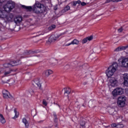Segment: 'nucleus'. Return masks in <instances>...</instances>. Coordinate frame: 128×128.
I'll list each match as a JSON object with an SVG mask.
<instances>
[{
	"label": "nucleus",
	"mask_w": 128,
	"mask_h": 128,
	"mask_svg": "<svg viewBox=\"0 0 128 128\" xmlns=\"http://www.w3.org/2000/svg\"><path fill=\"white\" fill-rule=\"evenodd\" d=\"M14 6H16L14 2L12 0L8 1L4 7V10L2 11V9H0V18H4L5 20L8 22H12L14 18V14L8 12H12L14 8Z\"/></svg>",
	"instance_id": "f257e3e1"
},
{
	"label": "nucleus",
	"mask_w": 128,
	"mask_h": 128,
	"mask_svg": "<svg viewBox=\"0 0 128 128\" xmlns=\"http://www.w3.org/2000/svg\"><path fill=\"white\" fill-rule=\"evenodd\" d=\"M34 12L35 14H44L46 12V6L40 2H36L34 6Z\"/></svg>",
	"instance_id": "f03ea898"
},
{
	"label": "nucleus",
	"mask_w": 128,
	"mask_h": 128,
	"mask_svg": "<svg viewBox=\"0 0 128 128\" xmlns=\"http://www.w3.org/2000/svg\"><path fill=\"white\" fill-rule=\"evenodd\" d=\"M124 94V89L122 88H116L112 92L113 96H118Z\"/></svg>",
	"instance_id": "7ed1b4c3"
},
{
	"label": "nucleus",
	"mask_w": 128,
	"mask_h": 128,
	"mask_svg": "<svg viewBox=\"0 0 128 128\" xmlns=\"http://www.w3.org/2000/svg\"><path fill=\"white\" fill-rule=\"evenodd\" d=\"M117 104L120 108H122L126 104V97L120 96L118 98Z\"/></svg>",
	"instance_id": "20e7f679"
},
{
	"label": "nucleus",
	"mask_w": 128,
	"mask_h": 128,
	"mask_svg": "<svg viewBox=\"0 0 128 128\" xmlns=\"http://www.w3.org/2000/svg\"><path fill=\"white\" fill-rule=\"evenodd\" d=\"M2 94L4 98H10L12 100H14V97H12V96L10 94V92H8V90H3Z\"/></svg>",
	"instance_id": "39448f33"
},
{
	"label": "nucleus",
	"mask_w": 128,
	"mask_h": 128,
	"mask_svg": "<svg viewBox=\"0 0 128 128\" xmlns=\"http://www.w3.org/2000/svg\"><path fill=\"white\" fill-rule=\"evenodd\" d=\"M116 72V70L112 69V66H109L108 68L106 70V74L108 78H110V76H114V72Z\"/></svg>",
	"instance_id": "423d86ee"
},
{
	"label": "nucleus",
	"mask_w": 128,
	"mask_h": 128,
	"mask_svg": "<svg viewBox=\"0 0 128 128\" xmlns=\"http://www.w3.org/2000/svg\"><path fill=\"white\" fill-rule=\"evenodd\" d=\"M58 38H60V36H58L56 34L52 35L48 39V42L50 43L54 42H56V40H57Z\"/></svg>",
	"instance_id": "0eeeda50"
},
{
	"label": "nucleus",
	"mask_w": 128,
	"mask_h": 128,
	"mask_svg": "<svg viewBox=\"0 0 128 128\" xmlns=\"http://www.w3.org/2000/svg\"><path fill=\"white\" fill-rule=\"evenodd\" d=\"M32 84L36 88H40L42 86V84L40 82V79L36 78L33 81H32Z\"/></svg>",
	"instance_id": "6e6552de"
},
{
	"label": "nucleus",
	"mask_w": 128,
	"mask_h": 128,
	"mask_svg": "<svg viewBox=\"0 0 128 128\" xmlns=\"http://www.w3.org/2000/svg\"><path fill=\"white\" fill-rule=\"evenodd\" d=\"M18 66L16 61H12L10 63H6L4 64V68H10V66Z\"/></svg>",
	"instance_id": "1a4fd4ad"
},
{
	"label": "nucleus",
	"mask_w": 128,
	"mask_h": 128,
	"mask_svg": "<svg viewBox=\"0 0 128 128\" xmlns=\"http://www.w3.org/2000/svg\"><path fill=\"white\" fill-rule=\"evenodd\" d=\"M122 68H128V58H124L121 62Z\"/></svg>",
	"instance_id": "9d476101"
},
{
	"label": "nucleus",
	"mask_w": 128,
	"mask_h": 128,
	"mask_svg": "<svg viewBox=\"0 0 128 128\" xmlns=\"http://www.w3.org/2000/svg\"><path fill=\"white\" fill-rule=\"evenodd\" d=\"M124 84V86H128V74H123Z\"/></svg>",
	"instance_id": "9b49d317"
},
{
	"label": "nucleus",
	"mask_w": 128,
	"mask_h": 128,
	"mask_svg": "<svg viewBox=\"0 0 128 128\" xmlns=\"http://www.w3.org/2000/svg\"><path fill=\"white\" fill-rule=\"evenodd\" d=\"M110 82L112 86L114 87L117 86L116 84H118V80H116V79L115 78H110Z\"/></svg>",
	"instance_id": "f8f14e48"
},
{
	"label": "nucleus",
	"mask_w": 128,
	"mask_h": 128,
	"mask_svg": "<svg viewBox=\"0 0 128 128\" xmlns=\"http://www.w3.org/2000/svg\"><path fill=\"white\" fill-rule=\"evenodd\" d=\"M94 38V36H90L86 37V38H84L83 39V40L82 41V44H86L88 42V40L89 42H90V40H92Z\"/></svg>",
	"instance_id": "ddd939ff"
},
{
	"label": "nucleus",
	"mask_w": 128,
	"mask_h": 128,
	"mask_svg": "<svg viewBox=\"0 0 128 128\" xmlns=\"http://www.w3.org/2000/svg\"><path fill=\"white\" fill-rule=\"evenodd\" d=\"M52 72H53L52 70H48L44 71V72H43V74L45 76H50V74H52Z\"/></svg>",
	"instance_id": "4468645a"
},
{
	"label": "nucleus",
	"mask_w": 128,
	"mask_h": 128,
	"mask_svg": "<svg viewBox=\"0 0 128 128\" xmlns=\"http://www.w3.org/2000/svg\"><path fill=\"white\" fill-rule=\"evenodd\" d=\"M22 16H16L14 18V22L15 24H20L22 22Z\"/></svg>",
	"instance_id": "2eb2a0df"
},
{
	"label": "nucleus",
	"mask_w": 128,
	"mask_h": 128,
	"mask_svg": "<svg viewBox=\"0 0 128 128\" xmlns=\"http://www.w3.org/2000/svg\"><path fill=\"white\" fill-rule=\"evenodd\" d=\"M22 8H24V10H26L27 12H32V10H33L34 12V6L32 7V6H26L24 5H22Z\"/></svg>",
	"instance_id": "dca6fc26"
},
{
	"label": "nucleus",
	"mask_w": 128,
	"mask_h": 128,
	"mask_svg": "<svg viewBox=\"0 0 128 128\" xmlns=\"http://www.w3.org/2000/svg\"><path fill=\"white\" fill-rule=\"evenodd\" d=\"M22 122L23 124H24L26 128H28L29 124H28V120H26V118H23L22 120Z\"/></svg>",
	"instance_id": "f3484780"
},
{
	"label": "nucleus",
	"mask_w": 128,
	"mask_h": 128,
	"mask_svg": "<svg viewBox=\"0 0 128 128\" xmlns=\"http://www.w3.org/2000/svg\"><path fill=\"white\" fill-rule=\"evenodd\" d=\"M70 92H72L70 88H65V92H64V94L65 96H68V94H70Z\"/></svg>",
	"instance_id": "a211bd4d"
},
{
	"label": "nucleus",
	"mask_w": 128,
	"mask_h": 128,
	"mask_svg": "<svg viewBox=\"0 0 128 128\" xmlns=\"http://www.w3.org/2000/svg\"><path fill=\"white\" fill-rule=\"evenodd\" d=\"M0 122L2 124H6V119L2 114H0Z\"/></svg>",
	"instance_id": "6ab92c4d"
},
{
	"label": "nucleus",
	"mask_w": 128,
	"mask_h": 128,
	"mask_svg": "<svg viewBox=\"0 0 128 128\" xmlns=\"http://www.w3.org/2000/svg\"><path fill=\"white\" fill-rule=\"evenodd\" d=\"M80 44V41L76 39H74L70 44H68V46L70 44Z\"/></svg>",
	"instance_id": "aec40b11"
},
{
	"label": "nucleus",
	"mask_w": 128,
	"mask_h": 128,
	"mask_svg": "<svg viewBox=\"0 0 128 128\" xmlns=\"http://www.w3.org/2000/svg\"><path fill=\"white\" fill-rule=\"evenodd\" d=\"M70 10V6H68V5H67L64 8V9L62 10V12H68V10Z\"/></svg>",
	"instance_id": "412c9836"
},
{
	"label": "nucleus",
	"mask_w": 128,
	"mask_h": 128,
	"mask_svg": "<svg viewBox=\"0 0 128 128\" xmlns=\"http://www.w3.org/2000/svg\"><path fill=\"white\" fill-rule=\"evenodd\" d=\"M110 66H112V69L115 70V72H116V68H118V63L114 62L112 64V65Z\"/></svg>",
	"instance_id": "4be33fe9"
},
{
	"label": "nucleus",
	"mask_w": 128,
	"mask_h": 128,
	"mask_svg": "<svg viewBox=\"0 0 128 128\" xmlns=\"http://www.w3.org/2000/svg\"><path fill=\"white\" fill-rule=\"evenodd\" d=\"M122 0H106V4H108V2H122Z\"/></svg>",
	"instance_id": "5701e85b"
},
{
	"label": "nucleus",
	"mask_w": 128,
	"mask_h": 128,
	"mask_svg": "<svg viewBox=\"0 0 128 128\" xmlns=\"http://www.w3.org/2000/svg\"><path fill=\"white\" fill-rule=\"evenodd\" d=\"M6 30V27L2 25L1 27H0V32H4Z\"/></svg>",
	"instance_id": "b1692460"
},
{
	"label": "nucleus",
	"mask_w": 128,
	"mask_h": 128,
	"mask_svg": "<svg viewBox=\"0 0 128 128\" xmlns=\"http://www.w3.org/2000/svg\"><path fill=\"white\" fill-rule=\"evenodd\" d=\"M114 112H116L114 108H112L109 110V113L112 116H114Z\"/></svg>",
	"instance_id": "393cba45"
},
{
	"label": "nucleus",
	"mask_w": 128,
	"mask_h": 128,
	"mask_svg": "<svg viewBox=\"0 0 128 128\" xmlns=\"http://www.w3.org/2000/svg\"><path fill=\"white\" fill-rule=\"evenodd\" d=\"M80 1H74L72 2V6H76V4H80Z\"/></svg>",
	"instance_id": "a878e982"
},
{
	"label": "nucleus",
	"mask_w": 128,
	"mask_h": 128,
	"mask_svg": "<svg viewBox=\"0 0 128 128\" xmlns=\"http://www.w3.org/2000/svg\"><path fill=\"white\" fill-rule=\"evenodd\" d=\"M53 116L54 117V122H56V123L58 122V118H56V114L54 113Z\"/></svg>",
	"instance_id": "bb28decb"
},
{
	"label": "nucleus",
	"mask_w": 128,
	"mask_h": 128,
	"mask_svg": "<svg viewBox=\"0 0 128 128\" xmlns=\"http://www.w3.org/2000/svg\"><path fill=\"white\" fill-rule=\"evenodd\" d=\"M85 124H86V122H84V121H81L80 122V126H82V128H84V126Z\"/></svg>",
	"instance_id": "cd10ccee"
},
{
	"label": "nucleus",
	"mask_w": 128,
	"mask_h": 128,
	"mask_svg": "<svg viewBox=\"0 0 128 128\" xmlns=\"http://www.w3.org/2000/svg\"><path fill=\"white\" fill-rule=\"evenodd\" d=\"M124 128V124H117L116 128Z\"/></svg>",
	"instance_id": "c85d7f7f"
},
{
	"label": "nucleus",
	"mask_w": 128,
	"mask_h": 128,
	"mask_svg": "<svg viewBox=\"0 0 128 128\" xmlns=\"http://www.w3.org/2000/svg\"><path fill=\"white\" fill-rule=\"evenodd\" d=\"M42 104L44 106H48V102H46V100H43Z\"/></svg>",
	"instance_id": "c756f323"
},
{
	"label": "nucleus",
	"mask_w": 128,
	"mask_h": 128,
	"mask_svg": "<svg viewBox=\"0 0 128 128\" xmlns=\"http://www.w3.org/2000/svg\"><path fill=\"white\" fill-rule=\"evenodd\" d=\"M14 112L15 114V116L14 117L12 118L14 120L16 118H18V115H16L17 114L16 110H14Z\"/></svg>",
	"instance_id": "7c9ffc66"
},
{
	"label": "nucleus",
	"mask_w": 128,
	"mask_h": 128,
	"mask_svg": "<svg viewBox=\"0 0 128 128\" xmlns=\"http://www.w3.org/2000/svg\"><path fill=\"white\" fill-rule=\"evenodd\" d=\"M4 72V76H8V74H10L12 72V70Z\"/></svg>",
	"instance_id": "2f4dec72"
},
{
	"label": "nucleus",
	"mask_w": 128,
	"mask_h": 128,
	"mask_svg": "<svg viewBox=\"0 0 128 128\" xmlns=\"http://www.w3.org/2000/svg\"><path fill=\"white\" fill-rule=\"evenodd\" d=\"M52 28H56V25H52L51 26L48 28V30H52Z\"/></svg>",
	"instance_id": "473e14b6"
},
{
	"label": "nucleus",
	"mask_w": 128,
	"mask_h": 128,
	"mask_svg": "<svg viewBox=\"0 0 128 128\" xmlns=\"http://www.w3.org/2000/svg\"><path fill=\"white\" fill-rule=\"evenodd\" d=\"M4 69L3 68L0 69V74H4Z\"/></svg>",
	"instance_id": "72a5a7b5"
},
{
	"label": "nucleus",
	"mask_w": 128,
	"mask_h": 128,
	"mask_svg": "<svg viewBox=\"0 0 128 128\" xmlns=\"http://www.w3.org/2000/svg\"><path fill=\"white\" fill-rule=\"evenodd\" d=\"M118 124H113L111 125V126L112 128H116Z\"/></svg>",
	"instance_id": "f704fd0d"
},
{
	"label": "nucleus",
	"mask_w": 128,
	"mask_h": 128,
	"mask_svg": "<svg viewBox=\"0 0 128 128\" xmlns=\"http://www.w3.org/2000/svg\"><path fill=\"white\" fill-rule=\"evenodd\" d=\"M80 4L81 6H86V3L84 2H80Z\"/></svg>",
	"instance_id": "c9c22d12"
},
{
	"label": "nucleus",
	"mask_w": 128,
	"mask_h": 128,
	"mask_svg": "<svg viewBox=\"0 0 128 128\" xmlns=\"http://www.w3.org/2000/svg\"><path fill=\"white\" fill-rule=\"evenodd\" d=\"M29 92L30 94H34V90L32 89L29 90Z\"/></svg>",
	"instance_id": "e433bc0d"
},
{
	"label": "nucleus",
	"mask_w": 128,
	"mask_h": 128,
	"mask_svg": "<svg viewBox=\"0 0 128 128\" xmlns=\"http://www.w3.org/2000/svg\"><path fill=\"white\" fill-rule=\"evenodd\" d=\"M70 68V65H66L65 66H64V69L65 70H68Z\"/></svg>",
	"instance_id": "4c0bfd02"
},
{
	"label": "nucleus",
	"mask_w": 128,
	"mask_h": 128,
	"mask_svg": "<svg viewBox=\"0 0 128 128\" xmlns=\"http://www.w3.org/2000/svg\"><path fill=\"white\" fill-rule=\"evenodd\" d=\"M122 32V28L118 29V32Z\"/></svg>",
	"instance_id": "58836bf2"
},
{
	"label": "nucleus",
	"mask_w": 128,
	"mask_h": 128,
	"mask_svg": "<svg viewBox=\"0 0 128 128\" xmlns=\"http://www.w3.org/2000/svg\"><path fill=\"white\" fill-rule=\"evenodd\" d=\"M44 120H40V121H38L37 122L38 124H42V122H44Z\"/></svg>",
	"instance_id": "ea45409f"
},
{
	"label": "nucleus",
	"mask_w": 128,
	"mask_h": 128,
	"mask_svg": "<svg viewBox=\"0 0 128 128\" xmlns=\"http://www.w3.org/2000/svg\"><path fill=\"white\" fill-rule=\"evenodd\" d=\"M26 52H28V51H26L24 54V56H26V54H28V53H27L26 54Z\"/></svg>",
	"instance_id": "a19ab883"
},
{
	"label": "nucleus",
	"mask_w": 128,
	"mask_h": 128,
	"mask_svg": "<svg viewBox=\"0 0 128 128\" xmlns=\"http://www.w3.org/2000/svg\"><path fill=\"white\" fill-rule=\"evenodd\" d=\"M22 57V58H24V56H19V58H21Z\"/></svg>",
	"instance_id": "79ce46f5"
},
{
	"label": "nucleus",
	"mask_w": 128,
	"mask_h": 128,
	"mask_svg": "<svg viewBox=\"0 0 128 128\" xmlns=\"http://www.w3.org/2000/svg\"><path fill=\"white\" fill-rule=\"evenodd\" d=\"M126 94H128V89L126 91Z\"/></svg>",
	"instance_id": "37998d69"
},
{
	"label": "nucleus",
	"mask_w": 128,
	"mask_h": 128,
	"mask_svg": "<svg viewBox=\"0 0 128 128\" xmlns=\"http://www.w3.org/2000/svg\"><path fill=\"white\" fill-rule=\"evenodd\" d=\"M4 24H6V22H4Z\"/></svg>",
	"instance_id": "c03bdc74"
},
{
	"label": "nucleus",
	"mask_w": 128,
	"mask_h": 128,
	"mask_svg": "<svg viewBox=\"0 0 128 128\" xmlns=\"http://www.w3.org/2000/svg\"><path fill=\"white\" fill-rule=\"evenodd\" d=\"M50 64H54V63L53 62H51Z\"/></svg>",
	"instance_id": "a18cd8bd"
},
{
	"label": "nucleus",
	"mask_w": 128,
	"mask_h": 128,
	"mask_svg": "<svg viewBox=\"0 0 128 128\" xmlns=\"http://www.w3.org/2000/svg\"><path fill=\"white\" fill-rule=\"evenodd\" d=\"M0 50H2V47H0Z\"/></svg>",
	"instance_id": "49530a36"
},
{
	"label": "nucleus",
	"mask_w": 128,
	"mask_h": 128,
	"mask_svg": "<svg viewBox=\"0 0 128 128\" xmlns=\"http://www.w3.org/2000/svg\"><path fill=\"white\" fill-rule=\"evenodd\" d=\"M57 126H58V125H57V124H56V127H57Z\"/></svg>",
	"instance_id": "de8ad7c7"
},
{
	"label": "nucleus",
	"mask_w": 128,
	"mask_h": 128,
	"mask_svg": "<svg viewBox=\"0 0 128 128\" xmlns=\"http://www.w3.org/2000/svg\"><path fill=\"white\" fill-rule=\"evenodd\" d=\"M42 34H40L39 36H40Z\"/></svg>",
	"instance_id": "09e8293b"
},
{
	"label": "nucleus",
	"mask_w": 128,
	"mask_h": 128,
	"mask_svg": "<svg viewBox=\"0 0 128 128\" xmlns=\"http://www.w3.org/2000/svg\"><path fill=\"white\" fill-rule=\"evenodd\" d=\"M2 40H4V38H3V39H2Z\"/></svg>",
	"instance_id": "8fccbe9b"
}]
</instances>
